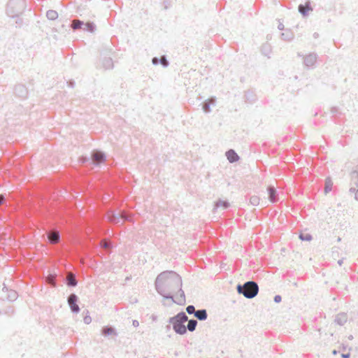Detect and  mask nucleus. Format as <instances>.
Wrapping results in <instances>:
<instances>
[{
  "instance_id": "nucleus-1",
  "label": "nucleus",
  "mask_w": 358,
  "mask_h": 358,
  "mask_svg": "<svg viewBox=\"0 0 358 358\" xmlns=\"http://www.w3.org/2000/svg\"><path fill=\"white\" fill-rule=\"evenodd\" d=\"M155 287L157 293L165 299H171L180 306L185 304L182 278L176 271H164L160 273L155 279Z\"/></svg>"
},
{
  "instance_id": "nucleus-2",
  "label": "nucleus",
  "mask_w": 358,
  "mask_h": 358,
  "mask_svg": "<svg viewBox=\"0 0 358 358\" xmlns=\"http://www.w3.org/2000/svg\"><path fill=\"white\" fill-rule=\"evenodd\" d=\"M188 321V317L186 313L181 311L176 315L170 317L169 323L172 324V327L176 334L185 335L187 333V328L185 323Z\"/></svg>"
},
{
  "instance_id": "nucleus-3",
  "label": "nucleus",
  "mask_w": 358,
  "mask_h": 358,
  "mask_svg": "<svg viewBox=\"0 0 358 358\" xmlns=\"http://www.w3.org/2000/svg\"><path fill=\"white\" fill-rule=\"evenodd\" d=\"M237 292L243 294L247 299H253L259 292V286L255 281H247L243 285L238 284L236 286Z\"/></svg>"
},
{
  "instance_id": "nucleus-4",
  "label": "nucleus",
  "mask_w": 358,
  "mask_h": 358,
  "mask_svg": "<svg viewBox=\"0 0 358 358\" xmlns=\"http://www.w3.org/2000/svg\"><path fill=\"white\" fill-rule=\"evenodd\" d=\"M25 0H9L6 6V13L10 17L22 14L26 8Z\"/></svg>"
},
{
  "instance_id": "nucleus-5",
  "label": "nucleus",
  "mask_w": 358,
  "mask_h": 358,
  "mask_svg": "<svg viewBox=\"0 0 358 358\" xmlns=\"http://www.w3.org/2000/svg\"><path fill=\"white\" fill-rule=\"evenodd\" d=\"M106 159V154L100 150H94L91 154V163L94 166H99Z\"/></svg>"
},
{
  "instance_id": "nucleus-6",
  "label": "nucleus",
  "mask_w": 358,
  "mask_h": 358,
  "mask_svg": "<svg viewBox=\"0 0 358 358\" xmlns=\"http://www.w3.org/2000/svg\"><path fill=\"white\" fill-rule=\"evenodd\" d=\"M78 296L74 293L71 294L67 298L68 304L73 313H78L80 310L78 305Z\"/></svg>"
},
{
  "instance_id": "nucleus-7",
  "label": "nucleus",
  "mask_w": 358,
  "mask_h": 358,
  "mask_svg": "<svg viewBox=\"0 0 358 358\" xmlns=\"http://www.w3.org/2000/svg\"><path fill=\"white\" fill-rule=\"evenodd\" d=\"M97 69H103L104 70H110L114 68L113 60L110 57H103L99 59V62L96 66Z\"/></svg>"
},
{
  "instance_id": "nucleus-8",
  "label": "nucleus",
  "mask_w": 358,
  "mask_h": 358,
  "mask_svg": "<svg viewBox=\"0 0 358 358\" xmlns=\"http://www.w3.org/2000/svg\"><path fill=\"white\" fill-rule=\"evenodd\" d=\"M317 60V55L315 52H310L303 57V64L308 69H314Z\"/></svg>"
},
{
  "instance_id": "nucleus-9",
  "label": "nucleus",
  "mask_w": 358,
  "mask_h": 358,
  "mask_svg": "<svg viewBox=\"0 0 358 358\" xmlns=\"http://www.w3.org/2000/svg\"><path fill=\"white\" fill-rule=\"evenodd\" d=\"M15 94L20 99H24L28 96V90L25 85L17 84L14 88Z\"/></svg>"
},
{
  "instance_id": "nucleus-10",
  "label": "nucleus",
  "mask_w": 358,
  "mask_h": 358,
  "mask_svg": "<svg viewBox=\"0 0 358 358\" xmlns=\"http://www.w3.org/2000/svg\"><path fill=\"white\" fill-rule=\"evenodd\" d=\"M47 236L50 244H57L61 240L60 232L58 230L48 232Z\"/></svg>"
},
{
  "instance_id": "nucleus-11",
  "label": "nucleus",
  "mask_w": 358,
  "mask_h": 358,
  "mask_svg": "<svg viewBox=\"0 0 358 358\" xmlns=\"http://www.w3.org/2000/svg\"><path fill=\"white\" fill-rule=\"evenodd\" d=\"M267 192L268 194V200L271 203H276L278 199V193L275 189V187L273 185H269L267 187Z\"/></svg>"
},
{
  "instance_id": "nucleus-12",
  "label": "nucleus",
  "mask_w": 358,
  "mask_h": 358,
  "mask_svg": "<svg viewBox=\"0 0 358 358\" xmlns=\"http://www.w3.org/2000/svg\"><path fill=\"white\" fill-rule=\"evenodd\" d=\"M298 10L302 15V16H308L309 11L313 10L310 0H307L305 4L299 5Z\"/></svg>"
},
{
  "instance_id": "nucleus-13",
  "label": "nucleus",
  "mask_w": 358,
  "mask_h": 358,
  "mask_svg": "<svg viewBox=\"0 0 358 358\" xmlns=\"http://www.w3.org/2000/svg\"><path fill=\"white\" fill-rule=\"evenodd\" d=\"M216 99L215 97H211L207 100H206L203 103L202 109L205 113H209L211 112V106H215Z\"/></svg>"
},
{
  "instance_id": "nucleus-14",
  "label": "nucleus",
  "mask_w": 358,
  "mask_h": 358,
  "mask_svg": "<svg viewBox=\"0 0 358 358\" xmlns=\"http://www.w3.org/2000/svg\"><path fill=\"white\" fill-rule=\"evenodd\" d=\"M152 63L155 66L162 64L163 67H167L169 65V62L167 60L165 55H163L161 57H154L152 59Z\"/></svg>"
},
{
  "instance_id": "nucleus-15",
  "label": "nucleus",
  "mask_w": 358,
  "mask_h": 358,
  "mask_svg": "<svg viewBox=\"0 0 358 358\" xmlns=\"http://www.w3.org/2000/svg\"><path fill=\"white\" fill-rule=\"evenodd\" d=\"M101 334L104 336H117V332L116 329L110 325L104 326L101 329Z\"/></svg>"
},
{
  "instance_id": "nucleus-16",
  "label": "nucleus",
  "mask_w": 358,
  "mask_h": 358,
  "mask_svg": "<svg viewBox=\"0 0 358 358\" xmlns=\"http://www.w3.org/2000/svg\"><path fill=\"white\" fill-rule=\"evenodd\" d=\"M226 157L230 163L236 162L240 159L238 154L233 149H230L226 152Z\"/></svg>"
},
{
  "instance_id": "nucleus-17",
  "label": "nucleus",
  "mask_w": 358,
  "mask_h": 358,
  "mask_svg": "<svg viewBox=\"0 0 358 358\" xmlns=\"http://www.w3.org/2000/svg\"><path fill=\"white\" fill-rule=\"evenodd\" d=\"M245 101L249 103H253L257 100V96L252 90H248L245 93Z\"/></svg>"
},
{
  "instance_id": "nucleus-18",
  "label": "nucleus",
  "mask_w": 358,
  "mask_h": 358,
  "mask_svg": "<svg viewBox=\"0 0 358 358\" xmlns=\"http://www.w3.org/2000/svg\"><path fill=\"white\" fill-rule=\"evenodd\" d=\"M194 315L197 320L200 321H205L208 318V313L206 309H199L196 310Z\"/></svg>"
},
{
  "instance_id": "nucleus-19",
  "label": "nucleus",
  "mask_w": 358,
  "mask_h": 358,
  "mask_svg": "<svg viewBox=\"0 0 358 358\" xmlns=\"http://www.w3.org/2000/svg\"><path fill=\"white\" fill-rule=\"evenodd\" d=\"M348 320V316L346 313H340L335 317V322L340 326L344 325Z\"/></svg>"
},
{
  "instance_id": "nucleus-20",
  "label": "nucleus",
  "mask_w": 358,
  "mask_h": 358,
  "mask_svg": "<svg viewBox=\"0 0 358 358\" xmlns=\"http://www.w3.org/2000/svg\"><path fill=\"white\" fill-rule=\"evenodd\" d=\"M66 285L69 287H75L78 285V280H76V275L71 273V276L65 279Z\"/></svg>"
},
{
  "instance_id": "nucleus-21",
  "label": "nucleus",
  "mask_w": 358,
  "mask_h": 358,
  "mask_svg": "<svg viewBox=\"0 0 358 358\" xmlns=\"http://www.w3.org/2000/svg\"><path fill=\"white\" fill-rule=\"evenodd\" d=\"M220 207H222L223 209H227L230 207V203L227 200H222V199H218L215 203V208L214 209H216L217 208H220Z\"/></svg>"
},
{
  "instance_id": "nucleus-22",
  "label": "nucleus",
  "mask_w": 358,
  "mask_h": 358,
  "mask_svg": "<svg viewBox=\"0 0 358 358\" xmlns=\"http://www.w3.org/2000/svg\"><path fill=\"white\" fill-rule=\"evenodd\" d=\"M187 322H188V324L186 326L187 331L188 330L191 332L195 331L196 326L198 324L197 320L195 319H190V320L188 319Z\"/></svg>"
},
{
  "instance_id": "nucleus-23",
  "label": "nucleus",
  "mask_w": 358,
  "mask_h": 358,
  "mask_svg": "<svg viewBox=\"0 0 358 358\" xmlns=\"http://www.w3.org/2000/svg\"><path fill=\"white\" fill-rule=\"evenodd\" d=\"M294 38V35L289 29H286L281 34V39L285 41H291Z\"/></svg>"
},
{
  "instance_id": "nucleus-24",
  "label": "nucleus",
  "mask_w": 358,
  "mask_h": 358,
  "mask_svg": "<svg viewBox=\"0 0 358 358\" xmlns=\"http://www.w3.org/2000/svg\"><path fill=\"white\" fill-rule=\"evenodd\" d=\"M84 25H85V22L83 21L80 20H76L72 22L71 28L73 30L80 29L83 30Z\"/></svg>"
},
{
  "instance_id": "nucleus-25",
  "label": "nucleus",
  "mask_w": 358,
  "mask_h": 358,
  "mask_svg": "<svg viewBox=\"0 0 358 358\" xmlns=\"http://www.w3.org/2000/svg\"><path fill=\"white\" fill-rule=\"evenodd\" d=\"M261 52L264 56L269 57V55L271 52V47L268 43H264L261 47Z\"/></svg>"
},
{
  "instance_id": "nucleus-26",
  "label": "nucleus",
  "mask_w": 358,
  "mask_h": 358,
  "mask_svg": "<svg viewBox=\"0 0 358 358\" xmlns=\"http://www.w3.org/2000/svg\"><path fill=\"white\" fill-rule=\"evenodd\" d=\"M83 30L87 31L90 33H93L96 30V25L92 22H87L85 23V25L83 27Z\"/></svg>"
},
{
  "instance_id": "nucleus-27",
  "label": "nucleus",
  "mask_w": 358,
  "mask_h": 358,
  "mask_svg": "<svg viewBox=\"0 0 358 358\" xmlns=\"http://www.w3.org/2000/svg\"><path fill=\"white\" fill-rule=\"evenodd\" d=\"M46 17L50 20H55L58 17V13L54 10H48L46 13Z\"/></svg>"
},
{
  "instance_id": "nucleus-28",
  "label": "nucleus",
  "mask_w": 358,
  "mask_h": 358,
  "mask_svg": "<svg viewBox=\"0 0 358 358\" xmlns=\"http://www.w3.org/2000/svg\"><path fill=\"white\" fill-rule=\"evenodd\" d=\"M333 182L329 178H326L324 185L325 194L329 193L332 189Z\"/></svg>"
},
{
  "instance_id": "nucleus-29",
  "label": "nucleus",
  "mask_w": 358,
  "mask_h": 358,
  "mask_svg": "<svg viewBox=\"0 0 358 358\" xmlns=\"http://www.w3.org/2000/svg\"><path fill=\"white\" fill-rule=\"evenodd\" d=\"M17 292L15 290L11 289L8 292V294L7 295V299L10 301H15L17 299Z\"/></svg>"
},
{
  "instance_id": "nucleus-30",
  "label": "nucleus",
  "mask_w": 358,
  "mask_h": 358,
  "mask_svg": "<svg viewBox=\"0 0 358 358\" xmlns=\"http://www.w3.org/2000/svg\"><path fill=\"white\" fill-rule=\"evenodd\" d=\"M299 238L300 240L303 241H310L313 239V236L310 234H304V233H300Z\"/></svg>"
},
{
  "instance_id": "nucleus-31",
  "label": "nucleus",
  "mask_w": 358,
  "mask_h": 358,
  "mask_svg": "<svg viewBox=\"0 0 358 358\" xmlns=\"http://www.w3.org/2000/svg\"><path fill=\"white\" fill-rule=\"evenodd\" d=\"M259 197L255 195L251 196L249 199V203L254 206H258L259 204Z\"/></svg>"
},
{
  "instance_id": "nucleus-32",
  "label": "nucleus",
  "mask_w": 358,
  "mask_h": 358,
  "mask_svg": "<svg viewBox=\"0 0 358 358\" xmlns=\"http://www.w3.org/2000/svg\"><path fill=\"white\" fill-rule=\"evenodd\" d=\"M15 313V310L13 306H8L4 310V314L8 315L9 316L13 315Z\"/></svg>"
},
{
  "instance_id": "nucleus-33",
  "label": "nucleus",
  "mask_w": 358,
  "mask_h": 358,
  "mask_svg": "<svg viewBox=\"0 0 358 358\" xmlns=\"http://www.w3.org/2000/svg\"><path fill=\"white\" fill-rule=\"evenodd\" d=\"M186 311L189 315H194L196 310L193 305H189L186 308Z\"/></svg>"
},
{
  "instance_id": "nucleus-34",
  "label": "nucleus",
  "mask_w": 358,
  "mask_h": 358,
  "mask_svg": "<svg viewBox=\"0 0 358 358\" xmlns=\"http://www.w3.org/2000/svg\"><path fill=\"white\" fill-rule=\"evenodd\" d=\"M79 161L82 163V164H92L91 163V160H90V158H88L87 157H80L79 159Z\"/></svg>"
},
{
  "instance_id": "nucleus-35",
  "label": "nucleus",
  "mask_w": 358,
  "mask_h": 358,
  "mask_svg": "<svg viewBox=\"0 0 358 358\" xmlns=\"http://www.w3.org/2000/svg\"><path fill=\"white\" fill-rule=\"evenodd\" d=\"M100 247L101 248L107 249V248H111L113 247V245H112V244L110 243L101 242L100 243Z\"/></svg>"
},
{
  "instance_id": "nucleus-36",
  "label": "nucleus",
  "mask_w": 358,
  "mask_h": 358,
  "mask_svg": "<svg viewBox=\"0 0 358 358\" xmlns=\"http://www.w3.org/2000/svg\"><path fill=\"white\" fill-rule=\"evenodd\" d=\"M331 113L333 114L334 116H338V115H341V113L338 111V108L336 106L332 107L331 108Z\"/></svg>"
},
{
  "instance_id": "nucleus-37",
  "label": "nucleus",
  "mask_w": 358,
  "mask_h": 358,
  "mask_svg": "<svg viewBox=\"0 0 358 358\" xmlns=\"http://www.w3.org/2000/svg\"><path fill=\"white\" fill-rule=\"evenodd\" d=\"M273 301H274V302H275V303H278L281 302V301H282V297H281V296H280V295H278H278H275V296H274V298H273Z\"/></svg>"
},
{
  "instance_id": "nucleus-38",
  "label": "nucleus",
  "mask_w": 358,
  "mask_h": 358,
  "mask_svg": "<svg viewBox=\"0 0 358 358\" xmlns=\"http://www.w3.org/2000/svg\"><path fill=\"white\" fill-rule=\"evenodd\" d=\"M84 322L87 324H90L92 322V319L90 316H85L83 319Z\"/></svg>"
},
{
  "instance_id": "nucleus-39",
  "label": "nucleus",
  "mask_w": 358,
  "mask_h": 358,
  "mask_svg": "<svg viewBox=\"0 0 358 358\" xmlns=\"http://www.w3.org/2000/svg\"><path fill=\"white\" fill-rule=\"evenodd\" d=\"M6 201V197L3 194H0V205L3 204Z\"/></svg>"
},
{
  "instance_id": "nucleus-40",
  "label": "nucleus",
  "mask_w": 358,
  "mask_h": 358,
  "mask_svg": "<svg viewBox=\"0 0 358 358\" xmlns=\"http://www.w3.org/2000/svg\"><path fill=\"white\" fill-rule=\"evenodd\" d=\"M67 84H68V86L71 87V88H73L75 85H76L74 80H69V81L67 82Z\"/></svg>"
},
{
  "instance_id": "nucleus-41",
  "label": "nucleus",
  "mask_w": 358,
  "mask_h": 358,
  "mask_svg": "<svg viewBox=\"0 0 358 358\" xmlns=\"http://www.w3.org/2000/svg\"><path fill=\"white\" fill-rule=\"evenodd\" d=\"M132 324H133V326H134V327H138V326H139V322H138V320H134L132 321Z\"/></svg>"
},
{
  "instance_id": "nucleus-42",
  "label": "nucleus",
  "mask_w": 358,
  "mask_h": 358,
  "mask_svg": "<svg viewBox=\"0 0 358 358\" xmlns=\"http://www.w3.org/2000/svg\"><path fill=\"white\" fill-rule=\"evenodd\" d=\"M278 29L279 30H283L284 29V25L282 23H279L278 26Z\"/></svg>"
},
{
  "instance_id": "nucleus-43",
  "label": "nucleus",
  "mask_w": 358,
  "mask_h": 358,
  "mask_svg": "<svg viewBox=\"0 0 358 358\" xmlns=\"http://www.w3.org/2000/svg\"><path fill=\"white\" fill-rule=\"evenodd\" d=\"M341 357H342L343 358H350V353L342 354V355H341Z\"/></svg>"
},
{
  "instance_id": "nucleus-44",
  "label": "nucleus",
  "mask_w": 358,
  "mask_h": 358,
  "mask_svg": "<svg viewBox=\"0 0 358 358\" xmlns=\"http://www.w3.org/2000/svg\"><path fill=\"white\" fill-rule=\"evenodd\" d=\"M319 36L320 35H319V34L317 32H315L313 34V36L314 38H317L319 37Z\"/></svg>"
},
{
  "instance_id": "nucleus-45",
  "label": "nucleus",
  "mask_w": 358,
  "mask_h": 358,
  "mask_svg": "<svg viewBox=\"0 0 358 358\" xmlns=\"http://www.w3.org/2000/svg\"><path fill=\"white\" fill-rule=\"evenodd\" d=\"M2 290L3 292H9L8 287L5 285H3V287L2 288Z\"/></svg>"
},
{
  "instance_id": "nucleus-46",
  "label": "nucleus",
  "mask_w": 358,
  "mask_h": 358,
  "mask_svg": "<svg viewBox=\"0 0 358 358\" xmlns=\"http://www.w3.org/2000/svg\"><path fill=\"white\" fill-rule=\"evenodd\" d=\"M355 198L358 201V189L355 191Z\"/></svg>"
},
{
  "instance_id": "nucleus-47",
  "label": "nucleus",
  "mask_w": 358,
  "mask_h": 358,
  "mask_svg": "<svg viewBox=\"0 0 358 358\" xmlns=\"http://www.w3.org/2000/svg\"><path fill=\"white\" fill-rule=\"evenodd\" d=\"M164 3H165V8L167 9L169 8V6H170V3H168L167 1H164Z\"/></svg>"
},
{
  "instance_id": "nucleus-48",
  "label": "nucleus",
  "mask_w": 358,
  "mask_h": 358,
  "mask_svg": "<svg viewBox=\"0 0 358 358\" xmlns=\"http://www.w3.org/2000/svg\"><path fill=\"white\" fill-rule=\"evenodd\" d=\"M171 328V324L166 326V331H170Z\"/></svg>"
},
{
  "instance_id": "nucleus-49",
  "label": "nucleus",
  "mask_w": 358,
  "mask_h": 358,
  "mask_svg": "<svg viewBox=\"0 0 358 358\" xmlns=\"http://www.w3.org/2000/svg\"><path fill=\"white\" fill-rule=\"evenodd\" d=\"M157 318V317L156 315H152V319L153 321H156Z\"/></svg>"
},
{
  "instance_id": "nucleus-50",
  "label": "nucleus",
  "mask_w": 358,
  "mask_h": 358,
  "mask_svg": "<svg viewBox=\"0 0 358 358\" xmlns=\"http://www.w3.org/2000/svg\"><path fill=\"white\" fill-rule=\"evenodd\" d=\"M338 264L340 266H341V265H342V264H343V259H339V260L338 261Z\"/></svg>"
},
{
  "instance_id": "nucleus-51",
  "label": "nucleus",
  "mask_w": 358,
  "mask_h": 358,
  "mask_svg": "<svg viewBox=\"0 0 358 358\" xmlns=\"http://www.w3.org/2000/svg\"><path fill=\"white\" fill-rule=\"evenodd\" d=\"M297 55H298V57H303V58L304 57L301 52H298Z\"/></svg>"
},
{
  "instance_id": "nucleus-52",
  "label": "nucleus",
  "mask_w": 358,
  "mask_h": 358,
  "mask_svg": "<svg viewBox=\"0 0 358 358\" xmlns=\"http://www.w3.org/2000/svg\"><path fill=\"white\" fill-rule=\"evenodd\" d=\"M113 215L115 217V219H117V220H120V215L118 216H116L115 214H113Z\"/></svg>"
},
{
  "instance_id": "nucleus-53",
  "label": "nucleus",
  "mask_w": 358,
  "mask_h": 358,
  "mask_svg": "<svg viewBox=\"0 0 358 358\" xmlns=\"http://www.w3.org/2000/svg\"><path fill=\"white\" fill-rule=\"evenodd\" d=\"M350 192H355V188L351 187V188L350 189Z\"/></svg>"
},
{
  "instance_id": "nucleus-54",
  "label": "nucleus",
  "mask_w": 358,
  "mask_h": 358,
  "mask_svg": "<svg viewBox=\"0 0 358 358\" xmlns=\"http://www.w3.org/2000/svg\"><path fill=\"white\" fill-rule=\"evenodd\" d=\"M348 338H349L350 340H352V339L353 338V336H352V335H350V336L348 337Z\"/></svg>"
},
{
  "instance_id": "nucleus-55",
  "label": "nucleus",
  "mask_w": 358,
  "mask_h": 358,
  "mask_svg": "<svg viewBox=\"0 0 358 358\" xmlns=\"http://www.w3.org/2000/svg\"><path fill=\"white\" fill-rule=\"evenodd\" d=\"M333 353H334V355H335V354H336V350H334V351H333Z\"/></svg>"
},
{
  "instance_id": "nucleus-56",
  "label": "nucleus",
  "mask_w": 358,
  "mask_h": 358,
  "mask_svg": "<svg viewBox=\"0 0 358 358\" xmlns=\"http://www.w3.org/2000/svg\"><path fill=\"white\" fill-rule=\"evenodd\" d=\"M145 358H146V357H145Z\"/></svg>"
}]
</instances>
